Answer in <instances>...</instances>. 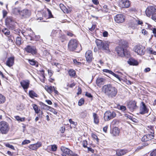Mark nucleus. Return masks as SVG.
Wrapping results in <instances>:
<instances>
[{"instance_id":"nucleus-29","label":"nucleus","mask_w":156,"mask_h":156,"mask_svg":"<svg viewBox=\"0 0 156 156\" xmlns=\"http://www.w3.org/2000/svg\"><path fill=\"white\" fill-rule=\"evenodd\" d=\"M147 129L151 133V134L153 135L154 134V127L152 126H147Z\"/></svg>"},{"instance_id":"nucleus-56","label":"nucleus","mask_w":156,"mask_h":156,"mask_svg":"<svg viewBox=\"0 0 156 156\" xmlns=\"http://www.w3.org/2000/svg\"><path fill=\"white\" fill-rule=\"evenodd\" d=\"M150 155L151 156H156V149L151 152Z\"/></svg>"},{"instance_id":"nucleus-40","label":"nucleus","mask_w":156,"mask_h":156,"mask_svg":"<svg viewBox=\"0 0 156 156\" xmlns=\"http://www.w3.org/2000/svg\"><path fill=\"white\" fill-rule=\"evenodd\" d=\"M2 32L6 36L9 35L10 34L9 30L6 29H4L2 30Z\"/></svg>"},{"instance_id":"nucleus-37","label":"nucleus","mask_w":156,"mask_h":156,"mask_svg":"<svg viewBox=\"0 0 156 156\" xmlns=\"http://www.w3.org/2000/svg\"><path fill=\"white\" fill-rule=\"evenodd\" d=\"M28 62L30 65L33 66L36 65V64L37 63V62L34 60L33 59H29Z\"/></svg>"},{"instance_id":"nucleus-21","label":"nucleus","mask_w":156,"mask_h":156,"mask_svg":"<svg viewBox=\"0 0 156 156\" xmlns=\"http://www.w3.org/2000/svg\"><path fill=\"white\" fill-rule=\"evenodd\" d=\"M128 151L127 149L118 150L116 151V154L118 156H121L128 153Z\"/></svg>"},{"instance_id":"nucleus-18","label":"nucleus","mask_w":156,"mask_h":156,"mask_svg":"<svg viewBox=\"0 0 156 156\" xmlns=\"http://www.w3.org/2000/svg\"><path fill=\"white\" fill-rule=\"evenodd\" d=\"M154 135L151 134H147L144 136L142 138V141L146 142L151 140L154 138Z\"/></svg>"},{"instance_id":"nucleus-48","label":"nucleus","mask_w":156,"mask_h":156,"mask_svg":"<svg viewBox=\"0 0 156 156\" xmlns=\"http://www.w3.org/2000/svg\"><path fill=\"white\" fill-rule=\"evenodd\" d=\"M83 146L84 147H87V142L86 140H83Z\"/></svg>"},{"instance_id":"nucleus-62","label":"nucleus","mask_w":156,"mask_h":156,"mask_svg":"<svg viewBox=\"0 0 156 156\" xmlns=\"http://www.w3.org/2000/svg\"><path fill=\"white\" fill-rule=\"evenodd\" d=\"M3 16V18L5 17L7 14V12L5 10H3L2 11Z\"/></svg>"},{"instance_id":"nucleus-10","label":"nucleus","mask_w":156,"mask_h":156,"mask_svg":"<svg viewBox=\"0 0 156 156\" xmlns=\"http://www.w3.org/2000/svg\"><path fill=\"white\" fill-rule=\"evenodd\" d=\"M156 12V9L153 6L148 7L146 10L145 13L146 15L148 17L152 16Z\"/></svg>"},{"instance_id":"nucleus-63","label":"nucleus","mask_w":156,"mask_h":156,"mask_svg":"<svg viewBox=\"0 0 156 156\" xmlns=\"http://www.w3.org/2000/svg\"><path fill=\"white\" fill-rule=\"evenodd\" d=\"M69 121L71 124H73L74 126H76V125L77 123L73 121L71 119H69Z\"/></svg>"},{"instance_id":"nucleus-33","label":"nucleus","mask_w":156,"mask_h":156,"mask_svg":"<svg viewBox=\"0 0 156 156\" xmlns=\"http://www.w3.org/2000/svg\"><path fill=\"white\" fill-rule=\"evenodd\" d=\"M5 101V97L2 94H0V104H2L4 103Z\"/></svg>"},{"instance_id":"nucleus-22","label":"nucleus","mask_w":156,"mask_h":156,"mask_svg":"<svg viewBox=\"0 0 156 156\" xmlns=\"http://www.w3.org/2000/svg\"><path fill=\"white\" fill-rule=\"evenodd\" d=\"M119 130L118 128L115 127L113 129L112 131V133L113 135L117 136L119 135Z\"/></svg>"},{"instance_id":"nucleus-46","label":"nucleus","mask_w":156,"mask_h":156,"mask_svg":"<svg viewBox=\"0 0 156 156\" xmlns=\"http://www.w3.org/2000/svg\"><path fill=\"white\" fill-rule=\"evenodd\" d=\"M47 11L48 12L49 18H51L53 17V16L52 14L51 11L48 9H47Z\"/></svg>"},{"instance_id":"nucleus-15","label":"nucleus","mask_w":156,"mask_h":156,"mask_svg":"<svg viewBox=\"0 0 156 156\" xmlns=\"http://www.w3.org/2000/svg\"><path fill=\"white\" fill-rule=\"evenodd\" d=\"M85 57L87 62H91L93 59L92 51L91 50L87 51L85 54Z\"/></svg>"},{"instance_id":"nucleus-19","label":"nucleus","mask_w":156,"mask_h":156,"mask_svg":"<svg viewBox=\"0 0 156 156\" xmlns=\"http://www.w3.org/2000/svg\"><path fill=\"white\" fill-rule=\"evenodd\" d=\"M136 103L134 101H130L128 105V108L131 111H133L136 108Z\"/></svg>"},{"instance_id":"nucleus-51","label":"nucleus","mask_w":156,"mask_h":156,"mask_svg":"<svg viewBox=\"0 0 156 156\" xmlns=\"http://www.w3.org/2000/svg\"><path fill=\"white\" fill-rule=\"evenodd\" d=\"M73 62L74 64L76 65H80L81 64V62H78L76 59H74L73 61Z\"/></svg>"},{"instance_id":"nucleus-43","label":"nucleus","mask_w":156,"mask_h":156,"mask_svg":"<svg viewBox=\"0 0 156 156\" xmlns=\"http://www.w3.org/2000/svg\"><path fill=\"white\" fill-rule=\"evenodd\" d=\"M103 10H104V11L106 12H109V11L107 5H105L103 6Z\"/></svg>"},{"instance_id":"nucleus-30","label":"nucleus","mask_w":156,"mask_h":156,"mask_svg":"<svg viewBox=\"0 0 156 156\" xmlns=\"http://www.w3.org/2000/svg\"><path fill=\"white\" fill-rule=\"evenodd\" d=\"M29 95L32 98L34 97H37V95L34 91L31 90L29 92Z\"/></svg>"},{"instance_id":"nucleus-4","label":"nucleus","mask_w":156,"mask_h":156,"mask_svg":"<svg viewBox=\"0 0 156 156\" xmlns=\"http://www.w3.org/2000/svg\"><path fill=\"white\" fill-rule=\"evenodd\" d=\"M61 150L62 152V155L63 156H66V155L71 156H79L78 154L73 152L69 149L64 147H61Z\"/></svg>"},{"instance_id":"nucleus-8","label":"nucleus","mask_w":156,"mask_h":156,"mask_svg":"<svg viewBox=\"0 0 156 156\" xmlns=\"http://www.w3.org/2000/svg\"><path fill=\"white\" fill-rule=\"evenodd\" d=\"M134 51L138 55H142L145 53V48L141 45H137L134 48Z\"/></svg>"},{"instance_id":"nucleus-38","label":"nucleus","mask_w":156,"mask_h":156,"mask_svg":"<svg viewBox=\"0 0 156 156\" xmlns=\"http://www.w3.org/2000/svg\"><path fill=\"white\" fill-rule=\"evenodd\" d=\"M29 147L32 150H36L37 149L36 146L35 144L30 145L29 146Z\"/></svg>"},{"instance_id":"nucleus-6","label":"nucleus","mask_w":156,"mask_h":156,"mask_svg":"<svg viewBox=\"0 0 156 156\" xmlns=\"http://www.w3.org/2000/svg\"><path fill=\"white\" fill-rule=\"evenodd\" d=\"M78 45V42L76 39H71L68 44V48L71 51L74 50Z\"/></svg>"},{"instance_id":"nucleus-32","label":"nucleus","mask_w":156,"mask_h":156,"mask_svg":"<svg viewBox=\"0 0 156 156\" xmlns=\"http://www.w3.org/2000/svg\"><path fill=\"white\" fill-rule=\"evenodd\" d=\"M14 118L18 121L19 122L25 121V118L24 117L21 118L19 116H14Z\"/></svg>"},{"instance_id":"nucleus-9","label":"nucleus","mask_w":156,"mask_h":156,"mask_svg":"<svg viewBox=\"0 0 156 156\" xmlns=\"http://www.w3.org/2000/svg\"><path fill=\"white\" fill-rule=\"evenodd\" d=\"M5 23L8 27L12 29L14 26L15 22L12 17L9 16L6 19Z\"/></svg>"},{"instance_id":"nucleus-16","label":"nucleus","mask_w":156,"mask_h":156,"mask_svg":"<svg viewBox=\"0 0 156 156\" xmlns=\"http://www.w3.org/2000/svg\"><path fill=\"white\" fill-rule=\"evenodd\" d=\"M119 4L122 8H127L130 6V2L128 0H121Z\"/></svg>"},{"instance_id":"nucleus-55","label":"nucleus","mask_w":156,"mask_h":156,"mask_svg":"<svg viewBox=\"0 0 156 156\" xmlns=\"http://www.w3.org/2000/svg\"><path fill=\"white\" fill-rule=\"evenodd\" d=\"M35 144L36 145V146L37 149L38 148L41 147L42 145L41 143L40 142H37V143Z\"/></svg>"},{"instance_id":"nucleus-3","label":"nucleus","mask_w":156,"mask_h":156,"mask_svg":"<svg viewBox=\"0 0 156 156\" xmlns=\"http://www.w3.org/2000/svg\"><path fill=\"white\" fill-rule=\"evenodd\" d=\"M31 11L27 9H24L21 11L20 17L22 19H26L30 17L31 15Z\"/></svg>"},{"instance_id":"nucleus-50","label":"nucleus","mask_w":156,"mask_h":156,"mask_svg":"<svg viewBox=\"0 0 156 156\" xmlns=\"http://www.w3.org/2000/svg\"><path fill=\"white\" fill-rule=\"evenodd\" d=\"M112 75L115 77L117 79H118L120 81V78L119 76V75L115 74L113 72H112Z\"/></svg>"},{"instance_id":"nucleus-47","label":"nucleus","mask_w":156,"mask_h":156,"mask_svg":"<svg viewBox=\"0 0 156 156\" xmlns=\"http://www.w3.org/2000/svg\"><path fill=\"white\" fill-rule=\"evenodd\" d=\"M30 140H23L22 142V144L23 145H24V144H29V143H30Z\"/></svg>"},{"instance_id":"nucleus-49","label":"nucleus","mask_w":156,"mask_h":156,"mask_svg":"<svg viewBox=\"0 0 156 156\" xmlns=\"http://www.w3.org/2000/svg\"><path fill=\"white\" fill-rule=\"evenodd\" d=\"M144 148L143 146H138L136 148L135 152H137L140 150H141V149H143Z\"/></svg>"},{"instance_id":"nucleus-42","label":"nucleus","mask_w":156,"mask_h":156,"mask_svg":"<svg viewBox=\"0 0 156 156\" xmlns=\"http://www.w3.org/2000/svg\"><path fill=\"white\" fill-rule=\"evenodd\" d=\"M84 100L83 98H81L78 101V105L80 106H81L84 104Z\"/></svg>"},{"instance_id":"nucleus-12","label":"nucleus","mask_w":156,"mask_h":156,"mask_svg":"<svg viewBox=\"0 0 156 156\" xmlns=\"http://www.w3.org/2000/svg\"><path fill=\"white\" fill-rule=\"evenodd\" d=\"M149 109L147 108L146 106L143 102L141 103V104L140 107V113L141 114H144L147 113L148 112Z\"/></svg>"},{"instance_id":"nucleus-39","label":"nucleus","mask_w":156,"mask_h":156,"mask_svg":"<svg viewBox=\"0 0 156 156\" xmlns=\"http://www.w3.org/2000/svg\"><path fill=\"white\" fill-rule=\"evenodd\" d=\"M41 106L44 109L49 110L50 109V106H48L44 103H41Z\"/></svg>"},{"instance_id":"nucleus-53","label":"nucleus","mask_w":156,"mask_h":156,"mask_svg":"<svg viewBox=\"0 0 156 156\" xmlns=\"http://www.w3.org/2000/svg\"><path fill=\"white\" fill-rule=\"evenodd\" d=\"M103 71L104 72H105V73H109L111 74H112V71L111 70H109L108 69H104L103 70Z\"/></svg>"},{"instance_id":"nucleus-34","label":"nucleus","mask_w":156,"mask_h":156,"mask_svg":"<svg viewBox=\"0 0 156 156\" xmlns=\"http://www.w3.org/2000/svg\"><path fill=\"white\" fill-rule=\"evenodd\" d=\"M69 76L71 77H74L76 76V73L75 71L73 69H70L69 71Z\"/></svg>"},{"instance_id":"nucleus-57","label":"nucleus","mask_w":156,"mask_h":156,"mask_svg":"<svg viewBox=\"0 0 156 156\" xmlns=\"http://www.w3.org/2000/svg\"><path fill=\"white\" fill-rule=\"evenodd\" d=\"M7 147H9L12 149H14V146L12 145H10V144H6L5 145Z\"/></svg>"},{"instance_id":"nucleus-28","label":"nucleus","mask_w":156,"mask_h":156,"mask_svg":"<svg viewBox=\"0 0 156 156\" xmlns=\"http://www.w3.org/2000/svg\"><path fill=\"white\" fill-rule=\"evenodd\" d=\"M119 46L122 48H124L128 47V43L127 42L125 41H122L119 44Z\"/></svg>"},{"instance_id":"nucleus-5","label":"nucleus","mask_w":156,"mask_h":156,"mask_svg":"<svg viewBox=\"0 0 156 156\" xmlns=\"http://www.w3.org/2000/svg\"><path fill=\"white\" fill-rule=\"evenodd\" d=\"M9 130V125L4 121L0 122V131L2 134H6Z\"/></svg>"},{"instance_id":"nucleus-35","label":"nucleus","mask_w":156,"mask_h":156,"mask_svg":"<svg viewBox=\"0 0 156 156\" xmlns=\"http://www.w3.org/2000/svg\"><path fill=\"white\" fill-rule=\"evenodd\" d=\"M22 39L20 37H17L16 39V43L17 45H19L21 44Z\"/></svg>"},{"instance_id":"nucleus-24","label":"nucleus","mask_w":156,"mask_h":156,"mask_svg":"<svg viewBox=\"0 0 156 156\" xmlns=\"http://www.w3.org/2000/svg\"><path fill=\"white\" fill-rule=\"evenodd\" d=\"M93 116L94 118V122L96 124H98L99 123V119H98V116L95 113H94L93 114Z\"/></svg>"},{"instance_id":"nucleus-13","label":"nucleus","mask_w":156,"mask_h":156,"mask_svg":"<svg viewBox=\"0 0 156 156\" xmlns=\"http://www.w3.org/2000/svg\"><path fill=\"white\" fill-rule=\"evenodd\" d=\"M114 19L115 21L118 23H122L125 20L124 16L122 14L117 15Z\"/></svg>"},{"instance_id":"nucleus-2","label":"nucleus","mask_w":156,"mask_h":156,"mask_svg":"<svg viewBox=\"0 0 156 156\" xmlns=\"http://www.w3.org/2000/svg\"><path fill=\"white\" fill-rule=\"evenodd\" d=\"M95 43L98 49L105 51L106 52H109V45L106 41H103L101 40L96 39Z\"/></svg>"},{"instance_id":"nucleus-64","label":"nucleus","mask_w":156,"mask_h":156,"mask_svg":"<svg viewBox=\"0 0 156 156\" xmlns=\"http://www.w3.org/2000/svg\"><path fill=\"white\" fill-rule=\"evenodd\" d=\"M151 18L156 22V13H154L152 16Z\"/></svg>"},{"instance_id":"nucleus-54","label":"nucleus","mask_w":156,"mask_h":156,"mask_svg":"<svg viewBox=\"0 0 156 156\" xmlns=\"http://www.w3.org/2000/svg\"><path fill=\"white\" fill-rule=\"evenodd\" d=\"M149 117L150 118L151 121H154V120L155 117L154 116V115L152 114L149 115Z\"/></svg>"},{"instance_id":"nucleus-31","label":"nucleus","mask_w":156,"mask_h":156,"mask_svg":"<svg viewBox=\"0 0 156 156\" xmlns=\"http://www.w3.org/2000/svg\"><path fill=\"white\" fill-rule=\"evenodd\" d=\"M32 106L36 114H38L39 111H40V109H39L37 106L35 104H33L32 105Z\"/></svg>"},{"instance_id":"nucleus-14","label":"nucleus","mask_w":156,"mask_h":156,"mask_svg":"<svg viewBox=\"0 0 156 156\" xmlns=\"http://www.w3.org/2000/svg\"><path fill=\"white\" fill-rule=\"evenodd\" d=\"M115 50L118 55L121 57L125 56L126 52H125L124 48H122L120 47H117Z\"/></svg>"},{"instance_id":"nucleus-1","label":"nucleus","mask_w":156,"mask_h":156,"mask_svg":"<svg viewBox=\"0 0 156 156\" xmlns=\"http://www.w3.org/2000/svg\"><path fill=\"white\" fill-rule=\"evenodd\" d=\"M102 91L108 97L111 98L115 97L118 92L117 89L111 84L104 85L102 87Z\"/></svg>"},{"instance_id":"nucleus-44","label":"nucleus","mask_w":156,"mask_h":156,"mask_svg":"<svg viewBox=\"0 0 156 156\" xmlns=\"http://www.w3.org/2000/svg\"><path fill=\"white\" fill-rule=\"evenodd\" d=\"M50 112H53L55 114H56L57 113V112L56 110L54 108L50 107V109L49 110Z\"/></svg>"},{"instance_id":"nucleus-41","label":"nucleus","mask_w":156,"mask_h":156,"mask_svg":"<svg viewBox=\"0 0 156 156\" xmlns=\"http://www.w3.org/2000/svg\"><path fill=\"white\" fill-rule=\"evenodd\" d=\"M148 50L150 54L156 55V51H153L152 48H149Z\"/></svg>"},{"instance_id":"nucleus-59","label":"nucleus","mask_w":156,"mask_h":156,"mask_svg":"<svg viewBox=\"0 0 156 156\" xmlns=\"http://www.w3.org/2000/svg\"><path fill=\"white\" fill-rule=\"evenodd\" d=\"M120 109L122 111H125L126 110V108L125 106H120Z\"/></svg>"},{"instance_id":"nucleus-45","label":"nucleus","mask_w":156,"mask_h":156,"mask_svg":"<svg viewBox=\"0 0 156 156\" xmlns=\"http://www.w3.org/2000/svg\"><path fill=\"white\" fill-rule=\"evenodd\" d=\"M128 10L129 12H131L132 13H133L137 11L136 9L134 7L131 8Z\"/></svg>"},{"instance_id":"nucleus-27","label":"nucleus","mask_w":156,"mask_h":156,"mask_svg":"<svg viewBox=\"0 0 156 156\" xmlns=\"http://www.w3.org/2000/svg\"><path fill=\"white\" fill-rule=\"evenodd\" d=\"M128 63L129 64L131 65H138V62L136 60L131 59L128 61Z\"/></svg>"},{"instance_id":"nucleus-36","label":"nucleus","mask_w":156,"mask_h":156,"mask_svg":"<svg viewBox=\"0 0 156 156\" xmlns=\"http://www.w3.org/2000/svg\"><path fill=\"white\" fill-rule=\"evenodd\" d=\"M46 90L49 93H51L53 91V90L54 89V87H48L47 89H46Z\"/></svg>"},{"instance_id":"nucleus-7","label":"nucleus","mask_w":156,"mask_h":156,"mask_svg":"<svg viewBox=\"0 0 156 156\" xmlns=\"http://www.w3.org/2000/svg\"><path fill=\"white\" fill-rule=\"evenodd\" d=\"M116 115L115 113L114 112L108 111L104 113V118L105 121H108L114 118Z\"/></svg>"},{"instance_id":"nucleus-11","label":"nucleus","mask_w":156,"mask_h":156,"mask_svg":"<svg viewBox=\"0 0 156 156\" xmlns=\"http://www.w3.org/2000/svg\"><path fill=\"white\" fill-rule=\"evenodd\" d=\"M25 50L27 52L31 53L33 55H35L37 53V50L34 46L28 45L25 48Z\"/></svg>"},{"instance_id":"nucleus-58","label":"nucleus","mask_w":156,"mask_h":156,"mask_svg":"<svg viewBox=\"0 0 156 156\" xmlns=\"http://www.w3.org/2000/svg\"><path fill=\"white\" fill-rule=\"evenodd\" d=\"M61 9L63 11L65 9V8H66L65 6L64 5L62 4L61 3L59 5Z\"/></svg>"},{"instance_id":"nucleus-25","label":"nucleus","mask_w":156,"mask_h":156,"mask_svg":"<svg viewBox=\"0 0 156 156\" xmlns=\"http://www.w3.org/2000/svg\"><path fill=\"white\" fill-rule=\"evenodd\" d=\"M21 11L19 8H15L12 9V12L15 15H19L20 16V12Z\"/></svg>"},{"instance_id":"nucleus-17","label":"nucleus","mask_w":156,"mask_h":156,"mask_svg":"<svg viewBox=\"0 0 156 156\" xmlns=\"http://www.w3.org/2000/svg\"><path fill=\"white\" fill-rule=\"evenodd\" d=\"M20 84L24 90H27L29 87L30 81L28 80H23L20 82Z\"/></svg>"},{"instance_id":"nucleus-61","label":"nucleus","mask_w":156,"mask_h":156,"mask_svg":"<svg viewBox=\"0 0 156 156\" xmlns=\"http://www.w3.org/2000/svg\"><path fill=\"white\" fill-rule=\"evenodd\" d=\"M95 25L93 24L91 27L89 28V30L91 31H93L95 29Z\"/></svg>"},{"instance_id":"nucleus-52","label":"nucleus","mask_w":156,"mask_h":156,"mask_svg":"<svg viewBox=\"0 0 156 156\" xmlns=\"http://www.w3.org/2000/svg\"><path fill=\"white\" fill-rule=\"evenodd\" d=\"M57 149V147L55 145H52L51 146V150L52 151H55Z\"/></svg>"},{"instance_id":"nucleus-26","label":"nucleus","mask_w":156,"mask_h":156,"mask_svg":"<svg viewBox=\"0 0 156 156\" xmlns=\"http://www.w3.org/2000/svg\"><path fill=\"white\" fill-rule=\"evenodd\" d=\"M89 115V114L87 111L86 110L80 113L79 115V116L81 118H84Z\"/></svg>"},{"instance_id":"nucleus-60","label":"nucleus","mask_w":156,"mask_h":156,"mask_svg":"<svg viewBox=\"0 0 156 156\" xmlns=\"http://www.w3.org/2000/svg\"><path fill=\"white\" fill-rule=\"evenodd\" d=\"M8 40L9 41H11V42H13V37L11 35L9 36H7Z\"/></svg>"},{"instance_id":"nucleus-20","label":"nucleus","mask_w":156,"mask_h":156,"mask_svg":"<svg viewBox=\"0 0 156 156\" xmlns=\"http://www.w3.org/2000/svg\"><path fill=\"white\" fill-rule=\"evenodd\" d=\"M14 57H10L8 58L6 62V65L10 67L12 66L14 64Z\"/></svg>"},{"instance_id":"nucleus-23","label":"nucleus","mask_w":156,"mask_h":156,"mask_svg":"<svg viewBox=\"0 0 156 156\" xmlns=\"http://www.w3.org/2000/svg\"><path fill=\"white\" fill-rule=\"evenodd\" d=\"M105 79L103 78H98L96 80V83L97 86L100 87L102 85L104 84Z\"/></svg>"}]
</instances>
